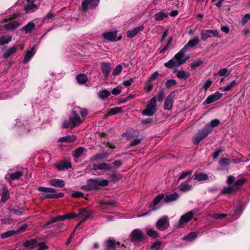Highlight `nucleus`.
I'll return each instance as SVG.
<instances>
[{"label":"nucleus","instance_id":"1","mask_svg":"<svg viewBox=\"0 0 250 250\" xmlns=\"http://www.w3.org/2000/svg\"><path fill=\"white\" fill-rule=\"evenodd\" d=\"M84 119H82L77 113L74 108L72 109L69 116V120L64 122L62 127L65 128H70L73 129L77 126H79Z\"/></svg>","mask_w":250,"mask_h":250},{"label":"nucleus","instance_id":"2","mask_svg":"<svg viewBox=\"0 0 250 250\" xmlns=\"http://www.w3.org/2000/svg\"><path fill=\"white\" fill-rule=\"evenodd\" d=\"M184 56V54L180 51L172 59L164 64L165 66L170 69L180 66L181 65L185 63L189 58L188 57L183 58Z\"/></svg>","mask_w":250,"mask_h":250},{"label":"nucleus","instance_id":"3","mask_svg":"<svg viewBox=\"0 0 250 250\" xmlns=\"http://www.w3.org/2000/svg\"><path fill=\"white\" fill-rule=\"evenodd\" d=\"M157 103L156 96L153 97L146 105V108L142 111L143 116H152L156 112Z\"/></svg>","mask_w":250,"mask_h":250},{"label":"nucleus","instance_id":"4","mask_svg":"<svg viewBox=\"0 0 250 250\" xmlns=\"http://www.w3.org/2000/svg\"><path fill=\"white\" fill-rule=\"evenodd\" d=\"M109 182L106 179L100 178L90 179L87 180L86 187L89 190L99 188L100 187H104L108 185Z\"/></svg>","mask_w":250,"mask_h":250},{"label":"nucleus","instance_id":"5","mask_svg":"<svg viewBox=\"0 0 250 250\" xmlns=\"http://www.w3.org/2000/svg\"><path fill=\"white\" fill-rule=\"evenodd\" d=\"M211 132L208 127H203L196 133L193 140V144L198 145L203 139L207 137Z\"/></svg>","mask_w":250,"mask_h":250},{"label":"nucleus","instance_id":"6","mask_svg":"<svg viewBox=\"0 0 250 250\" xmlns=\"http://www.w3.org/2000/svg\"><path fill=\"white\" fill-rule=\"evenodd\" d=\"M145 234L139 229H135L130 234L131 241L134 243H139L145 239Z\"/></svg>","mask_w":250,"mask_h":250},{"label":"nucleus","instance_id":"7","mask_svg":"<svg viewBox=\"0 0 250 250\" xmlns=\"http://www.w3.org/2000/svg\"><path fill=\"white\" fill-rule=\"evenodd\" d=\"M23 175V173L21 171H12L10 169L8 173L5 175V179L11 184L12 182L15 180H19Z\"/></svg>","mask_w":250,"mask_h":250},{"label":"nucleus","instance_id":"8","mask_svg":"<svg viewBox=\"0 0 250 250\" xmlns=\"http://www.w3.org/2000/svg\"><path fill=\"white\" fill-rule=\"evenodd\" d=\"M200 35L201 40L204 42L213 37L220 38L217 30L215 29L202 30L201 31Z\"/></svg>","mask_w":250,"mask_h":250},{"label":"nucleus","instance_id":"9","mask_svg":"<svg viewBox=\"0 0 250 250\" xmlns=\"http://www.w3.org/2000/svg\"><path fill=\"white\" fill-rule=\"evenodd\" d=\"M100 0H84L82 3L81 10L85 12L89 9L95 8L99 3Z\"/></svg>","mask_w":250,"mask_h":250},{"label":"nucleus","instance_id":"10","mask_svg":"<svg viewBox=\"0 0 250 250\" xmlns=\"http://www.w3.org/2000/svg\"><path fill=\"white\" fill-rule=\"evenodd\" d=\"M164 197H165V195L163 194H160L157 195L155 197V198L153 200V204L154 206V207L151 206L150 207L151 208L150 210H149L148 211H147L146 212L143 213L142 214L139 215L138 216L139 217L145 216L148 214L151 211L155 210L158 209L160 207V206L157 207V206L158 205V204H159L160 201L162 199H164Z\"/></svg>","mask_w":250,"mask_h":250},{"label":"nucleus","instance_id":"11","mask_svg":"<svg viewBox=\"0 0 250 250\" xmlns=\"http://www.w3.org/2000/svg\"><path fill=\"white\" fill-rule=\"evenodd\" d=\"M156 228L160 230H165L169 226L168 217L167 216L160 219L156 223Z\"/></svg>","mask_w":250,"mask_h":250},{"label":"nucleus","instance_id":"12","mask_svg":"<svg viewBox=\"0 0 250 250\" xmlns=\"http://www.w3.org/2000/svg\"><path fill=\"white\" fill-rule=\"evenodd\" d=\"M199 43V40L197 38H194L190 40L180 50L184 54L187 52L189 48H192L197 45Z\"/></svg>","mask_w":250,"mask_h":250},{"label":"nucleus","instance_id":"13","mask_svg":"<svg viewBox=\"0 0 250 250\" xmlns=\"http://www.w3.org/2000/svg\"><path fill=\"white\" fill-rule=\"evenodd\" d=\"M222 96V94L218 91L208 96L204 102L205 104H209L219 100Z\"/></svg>","mask_w":250,"mask_h":250},{"label":"nucleus","instance_id":"14","mask_svg":"<svg viewBox=\"0 0 250 250\" xmlns=\"http://www.w3.org/2000/svg\"><path fill=\"white\" fill-rule=\"evenodd\" d=\"M194 215L193 210L190 211L184 215H182L179 220V226L183 225L184 223H188L191 220Z\"/></svg>","mask_w":250,"mask_h":250},{"label":"nucleus","instance_id":"15","mask_svg":"<svg viewBox=\"0 0 250 250\" xmlns=\"http://www.w3.org/2000/svg\"><path fill=\"white\" fill-rule=\"evenodd\" d=\"M119 243L116 242L114 239L109 238L105 242V248L104 250H116Z\"/></svg>","mask_w":250,"mask_h":250},{"label":"nucleus","instance_id":"16","mask_svg":"<svg viewBox=\"0 0 250 250\" xmlns=\"http://www.w3.org/2000/svg\"><path fill=\"white\" fill-rule=\"evenodd\" d=\"M173 97L172 93H171L167 96L164 104V108L165 110H171L172 109Z\"/></svg>","mask_w":250,"mask_h":250},{"label":"nucleus","instance_id":"17","mask_svg":"<svg viewBox=\"0 0 250 250\" xmlns=\"http://www.w3.org/2000/svg\"><path fill=\"white\" fill-rule=\"evenodd\" d=\"M117 35V31H109L105 32L103 34V37L111 42H116L117 41L116 38Z\"/></svg>","mask_w":250,"mask_h":250},{"label":"nucleus","instance_id":"18","mask_svg":"<svg viewBox=\"0 0 250 250\" xmlns=\"http://www.w3.org/2000/svg\"><path fill=\"white\" fill-rule=\"evenodd\" d=\"M49 184L50 186L55 188H63L65 184V181L60 179H52L49 180Z\"/></svg>","mask_w":250,"mask_h":250},{"label":"nucleus","instance_id":"19","mask_svg":"<svg viewBox=\"0 0 250 250\" xmlns=\"http://www.w3.org/2000/svg\"><path fill=\"white\" fill-rule=\"evenodd\" d=\"M101 68L104 77L107 78L111 71L110 64L108 62H102L101 64Z\"/></svg>","mask_w":250,"mask_h":250},{"label":"nucleus","instance_id":"20","mask_svg":"<svg viewBox=\"0 0 250 250\" xmlns=\"http://www.w3.org/2000/svg\"><path fill=\"white\" fill-rule=\"evenodd\" d=\"M18 49L17 45H14L12 47L8 48L2 55V57L4 59H7L11 55L14 54Z\"/></svg>","mask_w":250,"mask_h":250},{"label":"nucleus","instance_id":"21","mask_svg":"<svg viewBox=\"0 0 250 250\" xmlns=\"http://www.w3.org/2000/svg\"><path fill=\"white\" fill-rule=\"evenodd\" d=\"M8 209L10 212L17 215H21L25 214V211L23 208H20L19 207H13L12 206H10Z\"/></svg>","mask_w":250,"mask_h":250},{"label":"nucleus","instance_id":"22","mask_svg":"<svg viewBox=\"0 0 250 250\" xmlns=\"http://www.w3.org/2000/svg\"><path fill=\"white\" fill-rule=\"evenodd\" d=\"M144 28V26H140L136 27L132 30H129L127 31V37L129 38H132L135 37L137 33Z\"/></svg>","mask_w":250,"mask_h":250},{"label":"nucleus","instance_id":"23","mask_svg":"<svg viewBox=\"0 0 250 250\" xmlns=\"http://www.w3.org/2000/svg\"><path fill=\"white\" fill-rule=\"evenodd\" d=\"M71 167V163L67 161H63L61 163L59 164L56 166V168L59 170H64L65 169L70 168Z\"/></svg>","mask_w":250,"mask_h":250},{"label":"nucleus","instance_id":"24","mask_svg":"<svg viewBox=\"0 0 250 250\" xmlns=\"http://www.w3.org/2000/svg\"><path fill=\"white\" fill-rule=\"evenodd\" d=\"M179 197L178 194L175 192L170 195H167L165 197H164V201L166 203H168L174 201H175Z\"/></svg>","mask_w":250,"mask_h":250},{"label":"nucleus","instance_id":"25","mask_svg":"<svg viewBox=\"0 0 250 250\" xmlns=\"http://www.w3.org/2000/svg\"><path fill=\"white\" fill-rule=\"evenodd\" d=\"M65 219V215H58L55 217H53L51 218L50 220L48 221L45 224L44 226H48L50 225L53 224L54 223L57 221H63Z\"/></svg>","mask_w":250,"mask_h":250},{"label":"nucleus","instance_id":"26","mask_svg":"<svg viewBox=\"0 0 250 250\" xmlns=\"http://www.w3.org/2000/svg\"><path fill=\"white\" fill-rule=\"evenodd\" d=\"M20 25V23L18 21H14L4 25V28L6 30H14Z\"/></svg>","mask_w":250,"mask_h":250},{"label":"nucleus","instance_id":"27","mask_svg":"<svg viewBox=\"0 0 250 250\" xmlns=\"http://www.w3.org/2000/svg\"><path fill=\"white\" fill-rule=\"evenodd\" d=\"M34 2L31 0V2H29L24 7V10L26 13L33 12L38 8L37 6L34 4Z\"/></svg>","mask_w":250,"mask_h":250},{"label":"nucleus","instance_id":"28","mask_svg":"<svg viewBox=\"0 0 250 250\" xmlns=\"http://www.w3.org/2000/svg\"><path fill=\"white\" fill-rule=\"evenodd\" d=\"M35 51L34 47H32L31 50L27 51L24 58L23 60L24 63H26L35 54Z\"/></svg>","mask_w":250,"mask_h":250},{"label":"nucleus","instance_id":"29","mask_svg":"<svg viewBox=\"0 0 250 250\" xmlns=\"http://www.w3.org/2000/svg\"><path fill=\"white\" fill-rule=\"evenodd\" d=\"M35 27V23L32 21H30L26 25L24 26L22 29L25 33H29L34 30Z\"/></svg>","mask_w":250,"mask_h":250},{"label":"nucleus","instance_id":"30","mask_svg":"<svg viewBox=\"0 0 250 250\" xmlns=\"http://www.w3.org/2000/svg\"><path fill=\"white\" fill-rule=\"evenodd\" d=\"M168 12H164L163 11H161L156 13L154 15V18L156 21H162L167 18L168 15Z\"/></svg>","mask_w":250,"mask_h":250},{"label":"nucleus","instance_id":"31","mask_svg":"<svg viewBox=\"0 0 250 250\" xmlns=\"http://www.w3.org/2000/svg\"><path fill=\"white\" fill-rule=\"evenodd\" d=\"M76 139V136L74 135H69L65 137H62L58 140L59 142H73Z\"/></svg>","mask_w":250,"mask_h":250},{"label":"nucleus","instance_id":"32","mask_svg":"<svg viewBox=\"0 0 250 250\" xmlns=\"http://www.w3.org/2000/svg\"><path fill=\"white\" fill-rule=\"evenodd\" d=\"M109 155L107 153H102L95 155L91 158V160L93 161H97L100 160H104L107 158Z\"/></svg>","mask_w":250,"mask_h":250},{"label":"nucleus","instance_id":"33","mask_svg":"<svg viewBox=\"0 0 250 250\" xmlns=\"http://www.w3.org/2000/svg\"><path fill=\"white\" fill-rule=\"evenodd\" d=\"M146 231L147 235L150 237L156 238L159 237L158 232L152 229L146 228Z\"/></svg>","mask_w":250,"mask_h":250},{"label":"nucleus","instance_id":"34","mask_svg":"<svg viewBox=\"0 0 250 250\" xmlns=\"http://www.w3.org/2000/svg\"><path fill=\"white\" fill-rule=\"evenodd\" d=\"M177 77L180 79L187 80L190 76L189 73L184 70H179L177 72Z\"/></svg>","mask_w":250,"mask_h":250},{"label":"nucleus","instance_id":"35","mask_svg":"<svg viewBox=\"0 0 250 250\" xmlns=\"http://www.w3.org/2000/svg\"><path fill=\"white\" fill-rule=\"evenodd\" d=\"M85 214L84 215L83 218L81 220V222H84L86 220H87L90 216L91 214L87 211L85 208H81L79 210V214L83 215V214Z\"/></svg>","mask_w":250,"mask_h":250},{"label":"nucleus","instance_id":"36","mask_svg":"<svg viewBox=\"0 0 250 250\" xmlns=\"http://www.w3.org/2000/svg\"><path fill=\"white\" fill-rule=\"evenodd\" d=\"M197 236V233L196 232H191L189 233L187 235L184 236L183 240L187 241H191L194 240Z\"/></svg>","mask_w":250,"mask_h":250},{"label":"nucleus","instance_id":"37","mask_svg":"<svg viewBox=\"0 0 250 250\" xmlns=\"http://www.w3.org/2000/svg\"><path fill=\"white\" fill-rule=\"evenodd\" d=\"M9 198V191L7 188H3L2 192L1 195V201L2 202H5Z\"/></svg>","mask_w":250,"mask_h":250},{"label":"nucleus","instance_id":"38","mask_svg":"<svg viewBox=\"0 0 250 250\" xmlns=\"http://www.w3.org/2000/svg\"><path fill=\"white\" fill-rule=\"evenodd\" d=\"M12 37L9 35L3 36L0 38V45L8 44L11 41Z\"/></svg>","mask_w":250,"mask_h":250},{"label":"nucleus","instance_id":"39","mask_svg":"<svg viewBox=\"0 0 250 250\" xmlns=\"http://www.w3.org/2000/svg\"><path fill=\"white\" fill-rule=\"evenodd\" d=\"M194 179L199 181H205L208 179V176L206 174L199 173L194 175Z\"/></svg>","mask_w":250,"mask_h":250},{"label":"nucleus","instance_id":"40","mask_svg":"<svg viewBox=\"0 0 250 250\" xmlns=\"http://www.w3.org/2000/svg\"><path fill=\"white\" fill-rule=\"evenodd\" d=\"M237 84V83L236 82V81L233 80L230 83L228 84L227 85L221 87L220 88V90L223 92L229 91L232 87L234 86Z\"/></svg>","mask_w":250,"mask_h":250},{"label":"nucleus","instance_id":"41","mask_svg":"<svg viewBox=\"0 0 250 250\" xmlns=\"http://www.w3.org/2000/svg\"><path fill=\"white\" fill-rule=\"evenodd\" d=\"M17 234V231L14 230H9L6 232H3L0 235V238L1 239H5L6 238L10 237L14 235Z\"/></svg>","mask_w":250,"mask_h":250},{"label":"nucleus","instance_id":"42","mask_svg":"<svg viewBox=\"0 0 250 250\" xmlns=\"http://www.w3.org/2000/svg\"><path fill=\"white\" fill-rule=\"evenodd\" d=\"M38 190L44 193H56V190L52 188H45L40 187L38 188Z\"/></svg>","mask_w":250,"mask_h":250},{"label":"nucleus","instance_id":"43","mask_svg":"<svg viewBox=\"0 0 250 250\" xmlns=\"http://www.w3.org/2000/svg\"><path fill=\"white\" fill-rule=\"evenodd\" d=\"M246 181V179L245 178H242L237 180L235 182L233 186L235 188L237 191L240 189L241 187L244 185Z\"/></svg>","mask_w":250,"mask_h":250},{"label":"nucleus","instance_id":"44","mask_svg":"<svg viewBox=\"0 0 250 250\" xmlns=\"http://www.w3.org/2000/svg\"><path fill=\"white\" fill-rule=\"evenodd\" d=\"M110 95V92L106 89H104L99 91L98 93L99 97L103 99L104 100L107 98Z\"/></svg>","mask_w":250,"mask_h":250},{"label":"nucleus","instance_id":"45","mask_svg":"<svg viewBox=\"0 0 250 250\" xmlns=\"http://www.w3.org/2000/svg\"><path fill=\"white\" fill-rule=\"evenodd\" d=\"M74 109L79 115V114H81L82 118L85 117L88 114V111L86 109L82 108L80 107H75Z\"/></svg>","mask_w":250,"mask_h":250},{"label":"nucleus","instance_id":"46","mask_svg":"<svg viewBox=\"0 0 250 250\" xmlns=\"http://www.w3.org/2000/svg\"><path fill=\"white\" fill-rule=\"evenodd\" d=\"M77 80L79 83L83 84L87 81V77L84 74H80L77 76Z\"/></svg>","mask_w":250,"mask_h":250},{"label":"nucleus","instance_id":"47","mask_svg":"<svg viewBox=\"0 0 250 250\" xmlns=\"http://www.w3.org/2000/svg\"><path fill=\"white\" fill-rule=\"evenodd\" d=\"M36 243H37V241H36V240H35L34 239H32L31 240H26L23 244V246L24 247H26V248L29 247L31 248H33L34 247V246H35Z\"/></svg>","mask_w":250,"mask_h":250},{"label":"nucleus","instance_id":"48","mask_svg":"<svg viewBox=\"0 0 250 250\" xmlns=\"http://www.w3.org/2000/svg\"><path fill=\"white\" fill-rule=\"evenodd\" d=\"M229 74L228 69L226 68H224L220 69L217 73L215 74V76H225L227 77Z\"/></svg>","mask_w":250,"mask_h":250},{"label":"nucleus","instance_id":"49","mask_svg":"<svg viewBox=\"0 0 250 250\" xmlns=\"http://www.w3.org/2000/svg\"><path fill=\"white\" fill-rule=\"evenodd\" d=\"M193 173L192 170H189L181 173L178 177V180H181L185 179L187 176H190Z\"/></svg>","mask_w":250,"mask_h":250},{"label":"nucleus","instance_id":"50","mask_svg":"<svg viewBox=\"0 0 250 250\" xmlns=\"http://www.w3.org/2000/svg\"><path fill=\"white\" fill-rule=\"evenodd\" d=\"M165 95V90L163 89H160L156 96V100H157L158 102H162L163 101L164 96Z\"/></svg>","mask_w":250,"mask_h":250},{"label":"nucleus","instance_id":"51","mask_svg":"<svg viewBox=\"0 0 250 250\" xmlns=\"http://www.w3.org/2000/svg\"><path fill=\"white\" fill-rule=\"evenodd\" d=\"M172 38L171 37H169L168 39L167 44L159 52V54L164 53L165 51L168 50L169 48V45L171 44L172 42Z\"/></svg>","mask_w":250,"mask_h":250},{"label":"nucleus","instance_id":"52","mask_svg":"<svg viewBox=\"0 0 250 250\" xmlns=\"http://www.w3.org/2000/svg\"><path fill=\"white\" fill-rule=\"evenodd\" d=\"M123 111V108L121 107H115L110 109L109 111V115H113L119 113H121Z\"/></svg>","mask_w":250,"mask_h":250},{"label":"nucleus","instance_id":"53","mask_svg":"<svg viewBox=\"0 0 250 250\" xmlns=\"http://www.w3.org/2000/svg\"><path fill=\"white\" fill-rule=\"evenodd\" d=\"M83 151L84 148L83 147H79L75 149L73 156L75 158H78L82 155Z\"/></svg>","mask_w":250,"mask_h":250},{"label":"nucleus","instance_id":"54","mask_svg":"<svg viewBox=\"0 0 250 250\" xmlns=\"http://www.w3.org/2000/svg\"><path fill=\"white\" fill-rule=\"evenodd\" d=\"M236 191H237V190L233 185L232 186H229L227 188H224L222 191L223 193L227 194H230Z\"/></svg>","mask_w":250,"mask_h":250},{"label":"nucleus","instance_id":"55","mask_svg":"<svg viewBox=\"0 0 250 250\" xmlns=\"http://www.w3.org/2000/svg\"><path fill=\"white\" fill-rule=\"evenodd\" d=\"M230 160L229 158H222L219 161V165L223 167H225L230 163Z\"/></svg>","mask_w":250,"mask_h":250},{"label":"nucleus","instance_id":"56","mask_svg":"<svg viewBox=\"0 0 250 250\" xmlns=\"http://www.w3.org/2000/svg\"><path fill=\"white\" fill-rule=\"evenodd\" d=\"M123 70V66L122 64H119L116 66V67L114 69L112 75L113 76H117L119 75Z\"/></svg>","mask_w":250,"mask_h":250},{"label":"nucleus","instance_id":"57","mask_svg":"<svg viewBox=\"0 0 250 250\" xmlns=\"http://www.w3.org/2000/svg\"><path fill=\"white\" fill-rule=\"evenodd\" d=\"M192 189V186L188 184H183L180 187V189L182 191H188Z\"/></svg>","mask_w":250,"mask_h":250},{"label":"nucleus","instance_id":"58","mask_svg":"<svg viewBox=\"0 0 250 250\" xmlns=\"http://www.w3.org/2000/svg\"><path fill=\"white\" fill-rule=\"evenodd\" d=\"M224 151V149L223 148H222V147H219V148H216L212 154L213 159L215 160V159H217L218 158L221 152H223Z\"/></svg>","mask_w":250,"mask_h":250},{"label":"nucleus","instance_id":"59","mask_svg":"<svg viewBox=\"0 0 250 250\" xmlns=\"http://www.w3.org/2000/svg\"><path fill=\"white\" fill-rule=\"evenodd\" d=\"M226 214H218V213H213L211 214L209 216L213 219H221L222 218H225L226 216Z\"/></svg>","mask_w":250,"mask_h":250},{"label":"nucleus","instance_id":"60","mask_svg":"<svg viewBox=\"0 0 250 250\" xmlns=\"http://www.w3.org/2000/svg\"><path fill=\"white\" fill-rule=\"evenodd\" d=\"M176 84V82L175 80L173 79H170L167 80L166 83L165 85L167 88H169L170 87L175 85Z\"/></svg>","mask_w":250,"mask_h":250},{"label":"nucleus","instance_id":"61","mask_svg":"<svg viewBox=\"0 0 250 250\" xmlns=\"http://www.w3.org/2000/svg\"><path fill=\"white\" fill-rule=\"evenodd\" d=\"M203 63V62L201 60H198L197 61H194L190 64V66L192 69H194L197 67L199 66Z\"/></svg>","mask_w":250,"mask_h":250},{"label":"nucleus","instance_id":"62","mask_svg":"<svg viewBox=\"0 0 250 250\" xmlns=\"http://www.w3.org/2000/svg\"><path fill=\"white\" fill-rule=\"evenodd\" d=\"M116 204V202L113 200H110L108 201H102L101 203L103 206H109L111 207H114Z\"/></svg>","mask_w":250,"mask_h":250},{"label":"nucleus","instance_id":"63","mask_svg":"<svg viewBox=\"0 0 250 250\" xmlns=\"http://www.w3.org/2000/svg\"><path fill=\"white\" fill-rule=\"evenodd\" d=\"M99 167L100 170H110L111 169V167L104 163L99 164Z\"/></svg>","mask_w":250,"mask_h":250},{"label":"nucleus","instance_id":"64","mask_svg":"<svg viewBox=\"0 0 250 250\" xmlns=\"http://www.w3.org/2000/svg\"><path fill=\"white\" fill-rule=\"evenodd\" d=\"M37 250H46L48 249V247L44 242H41L38 244Z\"/></svg>","mask_w":250,"mask_h":250}]
</instances>
